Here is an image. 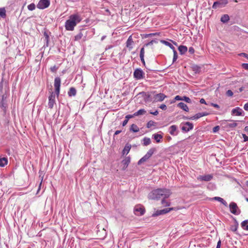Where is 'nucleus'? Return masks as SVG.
Here are the masks:
<instances>
[{
	"label": "nucleus",
	"mask_w": 248,
	"mask_h": 248,
	"mask_svg": "<svg viewBox=\"0 0 248 248\" xmlns=\"http://www.w3.org/2000/svg\"><path fill=\"white\" fill-rule=\"evenodd\" d=\"M171 193L169 189L166 188H157L152 190L148 195V198L152 200H157L162 198H168Z\"/></svg>",
	"instance_id": "f257e3e1"
},
{
	"label": "nucleus",
	"mask_w": 248,
	"mask_h": 248,
	"mask_svg": "<svg viewBox=\"0 0 248 248\" xmlns=\"http://www.w3.org/2000/svg\"><path fill=\"white\" fill-rule=\"evenodd\" d=\"M80 16L78 14L71 15L69 19L65 23V28L67 31H73L77 24L81 20Z\"/></svg>",
	"instance_id": "f03ea898"
},
{
	"label": "nucleus",
	"mask_w": 248,
	"mask_h": 248,
	"mask_svg": "<svg viewBox=\"0 0 248 248\" xmlns=\"http://www.w3.org/2000/svg\"><path fill=\"white\" fill-rule=\"evenodd\" d=\"M156 151L155 148H151L140 159L138 162L139 165L141 164L142 163L147 161L153 155L154 152Z\"/></svg>",
	"instance_id": "7ed1b4c3"
},
{
	"label": "nucleus",
	"mask_w": 248,
	"mask_h": 248,
	"mask_svg": "<svg viewBox=\"0 0 248 248\" xmlns=\"http://www.w3.org/2000/svg\"><path fill=\"white\" fill-rule=\"evenodd\" d=\"M221 124L224 125L226 129H232L237 125V123L233 120H223L221 122Z\"/></svg>",
	"instance_id": "20e7f679"
},
{
	"label": "nucleus",
	"mask_w": 248,
	"mask_h": 248,
	"mask_svg": "<svg viewBox=\"0 0 248 248\" xmlns=\"http://www.w3.org/2000/svg\"><path fill=\"white\" fill-rule=\"evenodd\" d=\"M61 82V80L59 77L55 78L54 79V86L55 88V92L57 96H58L60 94Z\"/></svg>",
	"instance_id": "39448f33"
},
{
	"label": "nucleus",
	"mask_w": 248,
	"mask_h": 248,
	"mask_svg": "<svg viewBox=\"0 0 248 248\" xmlns=\"http://www.w3.org/2000/svg\"><path fill=\"white\" fill-rule=\"evenodd\" d=\"M229 208L230 212L234 215H239L240 213V211L238 209V207L236 203L232 202L229 205Z\"/></svg>",
	"instance_id": "423d86ee"
},
{
	"label": "nucleus",
	"mask_w": 248,
	"mask_h": 248,
	"mask_svg": "<svg viewBox=\"0 0 248 248\" xmlns=\"http://www.w3.org/2000/svg\"><path fill=\"white\" fill-rule=\"evenodd\" d=\"M144 74L142 70L140 68H137L134 71L133 76L135 78L139 80L143 78Z\"/></svg>",
	"instance_id": "0eeeda50"
},
{
	"label": "nucleus",
	"mask_w": 248,
	"mask_h": 248,
	"mask_svg": "<svg viewBox=\"0 0 248 248\" xmlns=\"http://www.w3.org/2000/svg\"><path fill=\"white\" fill-rule=\"evenodd\" d=\"M193 128V125L192 123L190 122H186L181 124V129L183 131L185 132H188Z\"/></svg>",
	"instance_id": "6e6552de"
},
{
	"label": "nucleus",
	"mask_w": 248,
	"mask_h": 248,
	"mask_svg": "<svg viewBox=\"0 0 248 248\" xmlns=\"http://www.w3.org/2000/svg\"><path fill=\"white\" fill-rule=\"evenodd\" d=\"M49 5V0H40L37 5V7L40 9H44L48 7Z\"/></svg>",
	"instance_id": "1a4fd4ad"
},
{
	"label": "nucleus",
	"mask_w": 248,
	"mask_h": 248,
	"mask_svg": "<svg viewBox=\"0 0 248 248\" xmlns=\"http://www.w3.org/2000/svg\"><path fill=\"white\" fill-rule=\"evenodd\" d=\"M167 96L163 93H159L155 94L154 97V102H162L166 98Z\"/></svg>",
	"instance_id": "9d476101"
},
{
	"label": "nucleus",
	"mask_w": 248,
	"mask_h": 248,
	"mask_svg": "<svg viewBox=\"0 0 248 248\" xmlns=\"http://www.w3.org/2000/svg\"><path fill=\"white\" fill-rule=\"evenodd\" d=\"M134 211L136 215L141 216L144 214L145 210L142 206L138 205L135 207Z\"/></svg>",
	"instance_id": "9b49d317"
},
{
	"label": "nucleus",
	"mask_w": 248,
	"mask_h": 248,
	"mask_svg": "<svg viewBox=\"0 0 248 248\" xmlns=\"http://www.w3.org/2000/svg\"><path fill=\"white\" fill-rule=\"evenodd\" d=\"M208 115V113L206 112H203L198 113L196 114L194 116L191 117L190 118H188L187 117H185L184 118L185 119H189V120H197L203 116H205Z\"/></svg>",
	"instance_id": "f8f14e48"
},
{
	"label": "nucleus",
	"mask_w": 248,
	"mask_h": 248,
	"mask_svg": "<svg viewBox=\"0 0 248 248\" xmlns=\"http://www.w3.org/2000/svg\"><path fill=\"white\" fill-rule=\"evenodd\" d=\"M228 3L227 0H221L214 2L213 5V8L217 9V8L222 7Z\"/></svg>",
	"instance_id": "ddd939ff"
},
{
	"label": "nucleus",
	"mask_w": 248,
	"mask_h": 248,
	"mask_svg": "<svg viewBox=\"0 0 248 248\" xmlns=\"http://www.w3.org/2000/svg\"><path fill=\"white\" fill-rule=\"evenodd\" d=\"M173 209V208H165V209H163L162 210H157L156 211H155V213H154L153 214V216L155 217V216H159L161 215H164V214H165L170 212V211L172 210Z\"/></svg>",
	"instance_id": "4468645a"
},
{
	"label": "nucleus",
	"mask_w": 248,
	"mask_h": 248,
	"mask_svg": "<svg viewBox=\"0 0 248 248\" xmlns=\"http://www.w3.org/2000/svg\"><path fill=\"white\" fill-rule=\"evenodd\" d=\"M6 99V96L5 95H2L1 96V99L0 100V108H1L2 110L4 112L6 111V108L7 107Z\"/></svg>",
	"instance_id": "2eb2a0df"
},
{
	"label": "nucleus",
	"mask_w": 248,
	"mask_h": 248,
	"mask_svg": "<svg viewBox=\"0 0 248 248\" xmlns=\"http://www.w3.org/2000/svg\"><path fill=\"white\" fill-rule=\"evenodd\" d=\"M213 175L212 174H207L204 175H200L197 177V179L200 181L208 182L213 179Z\"/></svg>",
	"instance_id": "dca6fc26"
},
{
	"label": "nucleus",
	"mask_w": 248,
	"mask_h": 248,
	"mask_svg": "<svg viewBox=\"0 0 248 248\" xmlns=\"http://www.w3.org/2000/svg\"><path fill=\"white\" fill-rule=\"evenodd\" d=\"M55 94L52 93L48 97V106L50 108H52L54 104L55 103Z\"/></svg>",
	"instance_id": "f3484780"
},
{
	"label": "nucleus",
	"mask_w": 248,
	"mask_h": 248,
	"mask_svg": "<svg viewBox=\"0 0 248 248\" xmlns=\"http://www.w3.org/2000/svg\"><path fill=\"white\" fill-rule=\"evenodd\" d=\"M130 162V157L129 156L126 157L123 161L122 164L123 165V167L122 169L123 170H125L127 167H128L129 164Z\"/></svg>",
	"instance_id": "a211bd4d"
},
{
	"label": "nucleus",
	"mask_w": 248,
	"mask_h": 248,
	"mask_svg": "<svg viewBox=\"0 0 248 248\" xmlns=\"http://www.w3.org/2000/svg\"><path fill=\"white\" fill-rule=\"evenodd\" d=\"M177 126L175 125H172L169 128V133L172 136H176L178 134L177 131Z\"/></svg>",
	"instance_id": "6ab92c4d"
},
{
	"label": "nucleus",
	"mask_w": 248,
	"mask_h": 248,
	"mask_svg": "<svg viewBox=\"0 0 248 248\" xmlns=\"http://www.w3.org/2000/svg\"><path fill=\"white\" fill-rule=\"evenodd\" d=\"M243 110L239 107H237L232 110V114L236 116L242 115Z\"/></svg>",
	"instance_id": "aec40b11"
},
{
	"label": "nucleus",
	"mask_w": 248,
	"mask_h": 248,
	"mask_svg": "<svg viewBox=\"0 0 248 248\" xmlns=\"http://www.w3.org/2000/svg\"><path fill=\"white\" fill-rule=\"evenodd\" d=\"M131 148V146L130 144H128V143L126 144L125 145L124 149L123 150V152H122L123 155H127L128 154V153L129 152Z\"/></svg>",
	"instance_id": "412c9836"
},
{
	"label": "nucleus",
	"mask_w": 248,
	"mask_h": 248,
	"mask_svg": "<svg viewBox=\"0 0 248 248\" xmlns=\"http://www.w3.org/2000/svg\"><path fill=\"white\" fill-rule=\"evenodd\" d=\"M133 41L132 40L131 36H129L126 41V46L129 48V49H131L133 48Z\"/></svg>",
	"instance_id": "4be33fe9"
},
{
	"label": "nucleus",
	"mask_w": 248,
	"mask_h": 248,
	"mask_svg": "<svg viewBox=\"0 0 248 248\" xmlns=\"http://www.w3.org/2000/svg\"><path fill=\"white\" fill-rule=\"evenodd\" d=\"M177 107L186 111L188 112L189 111V108L183 102L179 103L177 104Z\"/></svg>",
	"instance_id": "5701e85b"
},
{
	"label": "nucleus",
	"mask_w": 248,
	"mask_h": 248,
	"mask_svg": "<svg viewBox=\"0 0 248 248\" xmlns=\"http://www.w3.org/2000/svg\"><path fill=\"white\" fill-rule=\"evenodd\" d=\"M178 50L181 55L184 54L187 51V48L185 46L181 45L178 47Z\"/></svg>",
	"instance_id": "b1692460"
},
{
	"label": "nucleus",
	"mask_w": 248,
	"mask_h": 248,
	"mask_svg": "<svg viewBox=\"0 0 248 248\" xmlns=\"http://www.w3.org/2000/svg\"><path fill=\"white\" fill-rule=\"evenodd\" d=\"M8 163V159L6 157L0 158V167H3Z\"/></svg>",
	"instance_id": "393cba45"
},
{
	"label": "nucleus",
	"mask_w": 248,
	"mask_h": 248,
	"mask_svg": "<svg viewBox=\"0 0 248 248\" xmlns=\"http://www.w3.org/2000/svg\"><path fill=\"white\" fill-rule=\"evenodd\" d=\"M77 91L76 89L74 87H71L70 88L69 91L68 92V94L69 96H74L76 95Z\"/></svg>",
	"instance_id": "a878e982"
},
{
	"label": "nucleus",
	"mask_w": 248,
	"mask_h": 248,
	"mask_svg": "<svg viewBox=\"0 0 248 248\" xmlns=\"http://www.w3.org/2000/svg\"><path fill=\"white\" fill-rule=\"evenodd\" d=\"M130 130L133 132H137L139 131L140 129L136 124H132L130 126Z\"/></svg>",
	"instance_id": "bb28decb"
},
{
	"label": "nucleus",
	"mask_w": 248,
	"mask_h": 248,
	"mask_svg": "<svg viewBox=\"0 0 248 248\" xmlns=\"http://www.w3.org/2000/svg\"><path fill=\"white\" fill-rule=\"evenodd\" d=\"M229 19V16L228 15L225 14L221 16L220 20L223 23H227Z\"/></svg>",
	"instance_id": "cd10ccee"
},
{
	"label": "nucleus",
	"mask_w": 248,
	"mask_h": 248,
	"mask_svg": "<svg viewBox=\"0 0 248 248\" xmlns=\"http://www.w3.org/2000/svg\"><path fill=\"white\" fill-rule=\"evenodd\" d=\"M146 111L144 109H140L138 111L135 112L134 113V115L135 116L144 115L146 113Z\"/></svg>",
	"instance_id": "c85d7f7f"
},
{
	"label": "nucleus",
	"mask_w": 248,
	"mask_h": 248,
	"mask_svg": "<svg viewBox=\"0 0 248 248\" xmlns=\"http://www.w3.org/2000/svg\"><path fill=\"white\" fill-rule=\"evenodd\" d=\"M241 225L244 230L248 231V220L243 221Z\"/></svg>",
	"instance_id": "c756f323"
},
{
	"label": "nucleus",
	"mask_w": 248,
	"mask_h": 248,
	"mask_svg": "<svg viewBox=\"0 0 248 248\" xmlns=\"http://www.w3.org/2000/svg\"><path fill=\"white\" fill-rule=\"evenodd\" d=\"M153 137L154 139L156 140V141L158 143L160 142V140L162 139L163 137L160 134H155L153 135Z\"/></svg>",
	"instance_id": "7c9ffc66"
},
{
	"label": "nucleus",
	"mask_w": 248,
	"mask_h": 248,
	"mask_svg": "<svg viewBox=\"0 0 248 248\" xmlns=\"http://www.w3.org/2000/svg\"><path fill=\"white\" fill-rule=\"evenodd\" d=\"M6 10L4 8H0V17L3 18L6 17Z\"/></svg>",
	"instance_id": "2f4dec72"
},
{
	"label": "nucleus",
	"mask_w": 248,
	"mask_h": 248,
	"mask_svg": "<svg viewBox=\"0 0 248 248\" xmlns=\"http://www.w3.org/2000/svg\"><path fill=\"white\" fill-rule=\"evenodd\" d=\"M143 144L144 146H147L151 143L150 139L149 138H147V137H145L143 139Z\"/></svg>",
	"instance_id": "473e14b6"
},
{
	"label": "nucleus",
	"mask_w": 248,
	"mask_h": 248,
	"mask_svg": "<svg viewBox=\"0 0 248 248\" xmlns=\"http://www.w3.org/2000/svg\"><path fill=\"white\" fill-rule=\"evenodd\" d=\"M161 42L163 43L165 45L169 46L172 50H174L175 49L174 46L170 42H167L166 41H164V40H162Z\"/></svg>",
	"instance_id": "72a5a7b5"
},
{
	"label": "nucleus",
	"mask_w": 248,
	"mask_h": 248,
	"mask_svg": "<svg viewBox=\"0 0 248 248\" xmlns=\"http://www.w3.org/2000/svg\"><path fill=\"white\" fill-rule=\"evenodd\" d=\"M238 226V223L236 221L234 222V225H231V230L233 232H235L237 230Z\"/></svg>",
	"instance_id": "f704fd0d"
},
{
	"label": "nucleus",
	"mask_w": 248,
	"mask_h": 248,
	"mask_svg": "<svg viewBox=\"0 0 248 248\" xmlns=\"http://www.w3.org/2000/svg\"><path fill=\"white\" fill-rule=\"evenodd\" d=\"M82 36H83V34L82 33V32H79L77 35H76L75 36V41L79 40L80 39H81Z\"/></svg>",
	"instance_id": "c9c22d12"
},
{
	"label": "nucleus",
	"mask_w": 248,
	"mask_h": 248,
	"mask_svg": "<svg viewBox=\"0 0 248 248\" xmlns=\"http://www.w3.org/2000/svg\"><path fill=\"white\" fill-rule=\"evenodd\" d=\"M161 202L162 204L164 206H169L170 205V202L165 200L164 199L162 200Z\"/></svg>",
	"instance_id": "e433bc0d"
},
{
	"label": "nucleus",
	"mask_w": 248,
	"mask_h": 248,
	"mask_svg": "<svg viewBox=\"0 0 248 248\" xmlns=\"http://www.w3.org/2000/svg\"><path fill=\"white\" fill-rule=\"evenodd\" d=\"M182 101H184L188 103H191V99L189 97H188L187 96H184L182 97Z\"/></svg>",
	"instance_id": "4c0bfd02"
},
{
	"label": "nucleus",
	"mask_w": 248,
	"mask_h": 248,
	"mask_svg": "<svg viewBox=\"0 0 248 248\" xmlns=\"http://www.w3.org/2000/svg\"><path fill=\"white\" fill-rule=\"evenodd\" d=\"M173 62H174L178 58L177 53L176 50H173Z\"/></svg>",
	"instance_id": "58836bf2"
},
{
	"label": "nucleus",
	"mask_w": 248,
	"mask_h": 248,
	"mask_svg": "<svg viewBox=\"0 0 248 248\" xmlns=\"http://www.w3.org/2000/svg\"><path fill=\"white\" fill-rule=\"evenodd\" d=\"M35 8V5L34 3H31L28 6V9L30 11H33Z\"/></svg>",
	"instance_id": "ea45409f"
},
{
	"label": "nucleus",
	"mask_w": 248,
	"mask_h": 248,
	"mask_svg": "<svg viewBox=\"0 0 248 248\" xmlns=\"http://www.w3.org/2000/svg\"><path fill=\"white\" fill-rule=\"evenodd\" d=\"M155 122L153 121H150L148 122L147 124V127L148 128H150L152 126L154 125Z\"/></svg>",
	"instance_id": "a19ab883"
},
{
	"label": "nucleus",
	"mask_w": 248,
	"mask_h": 248,
	"mask_svg": "<svg viewBox=\"0 0 248 248\" xmlns=\"http://www.w3.org/2000/svg\"><path fill=\"white\" fill-rule=\"evenodd\" d=\"M219 128H220V127L219 126H216L213 128V132L214 133H216L219 130Z\"/></svg>",
	"instance_id": "79ce46f5"
},
{
	"label": "nucleus",
	"mask_w": 248,
	"mask_h": 248,
	"mask_svg": "<svg viewBox=\"0 0 248 248\" xmlns=\"http://www.w3.org/2000/svg\"><path fill=\"white\" fill-rule=\"evenodd\" d=\"M214 200H216V201H217L220 202H222V200H223L222 198H220V197H215L214 198H213Z\"/></svg>",
	"instance_id": "37998d69"
},
{
	"label": "nucleus",
	"mask_w": 248,
	"mask_h": 248,
	"mask_svg": "<svg viewBox=\"0 0 248 248\" xmlns=\"http://www.w3.org/2000/svg\"><path fill=\"white\" fill-rule=\"evenodd\" d=\"M226 94H227V95L228 96H232V95H233V93H232V92L231 90H228V91H227V92H226Z\"/></svg>",
	"instance_id": "c03bdc74"
},
{
	"label": "nucleus",
	"mask_w": 248,
	"mask_h": 248,
	"mask_svg": "<svg viewBox=\"0 0 248 248\" xmlns=\"http://www.w3.org/2000/svg\"><path fill=\"white\" fill-rule=\"evenodd\" d=\"M134 116H135V115H127L125 117V119H126L127 121H128L129 120V119H131L133 117H134Z\"/></svg>",
	"instance_id": "a18cd8bd"
},
{
	"label": "nucleus",
	"mask_w": 248,
	"mask_h": 248,
	"mask_svg": "<svg viewBox=\"0 0 248 248\" xmlns=\"http://www.w3.org/2000/svg\"><path fill=\"white\" fill-rule=\"evenodd\" d=\"M159 108L162 110H166L167 109V106L165 104H161L159 106Z\"/></svg>",
	"instance_id": "49530a36"
},
{
	"label": "nucleus",
	"mask_w": 248,
	"mask_h": 248,
	"mask_svg": "<svg viewBox=\"0 0 248 248\" xmlns=\"http://www.w3.org/2000/svg\"><path fill=\"white\" fill-rule=\"evenodd\" d=\"M57 68L56 67L55 65L51 67L50 70L52 72H55L57 71Z\"/></svg>",
	"instance_id": "de8ad7c7"
},
{
	"label": "nucleus",
	"mask_w": 248,
	"mask_h": 248,
	"mask_svg": "<svg viewBox=\"0 0 248 248\" xmlns=\"http://www.w3.org/2000/svg\"><path fill=\"white\" fill-rule=\"evenodd\" d=\"M144 56V49L143 47L141 48L140 55V56Z\"/></svg>",
	"instance_id": "09e8293b"
},
{
	"label": "nucleus",
	"mask_w": 248,
	"mask_h": 248,
	"mask_svg": "<svg viewBox=\"0 0 248 248\" xmlns=\"http://www.w3.org/2000/svg\"><path fill=\"white\" fill-rule=\"evenodd\" d=\"M154 43H157V41H156L155 40H152V41L149 42V43H148L147 44H146L145 45V46H148L152 45Z\"/></svg>",
	"instance_id": "8fccbe9b"
},
{
	"label": "nucleus",
	"mask_w": 248,
	"mask_h": 248,
	"mask_svg": "<svg viewBox=\"0 0 248 248\" xmlns=\"http://www.w3.org/2000/svg\"><path fill=\"white\" fill-rule=\"evenodd\" d=\"M239 56H243L244 57H245L247 59H248V55L246 53H241L239 54Z\"/></svg>",
	"instance_id": "3c124183"
},
{
	"label": "nucleus",
	"mask_w": 248,
	"mask_h": 248,
	"mask_svg": "<svg viewBox=\"0 0 248 248\" xmlns=\"http://www.w3.org/2000/svg\"><path fill=\"white\" fill-rule=\"evenodd\" d=\"M174 100H182V97L179 96V95H176L175 97H174Z\"/></svg>",
	"instance_id": "603ef678"
},
{
	"label": "nucleus",
	"mask_w": 248,
	"mask_h": 248,
	"mask_svg": "<svg viewBox=\"0 0 248 248\" xmlns=\"http://www.w3.org/2000/svg\"><path fill=\"white\" fill-rule=\"evenodd\" d=\"M242 67L245 69L248 70V63H243Z\"/></svg>",
	"instance_id": "864d4df0"
},
{
	"label": "nucleus",
	"mask_w": 248,
	"mask_h": 248,
	"mask_svg": "<svg viewBox=\"0 0 248 248\" xmlns=\"http://www.w3.org/2000/svg\"><path fill=\"white\" fill-rule=\"evenodd\" d=\"M188 52L190 54H193L194 53V49L192 47H190L189 48Z\"/></svg>",
	"instance_id": "5fc2aeb1"
},
{
	"label": "nucleus",
	"mask_w": 248,
	"mask_h": 248,
	"mask_svg": "<svg viewBox=\"0 0 248 248\" xmlns=\"http://www.w3.org/2000/svg\"><path fill=\"white\" fill-rule=\"evenodd\" d=\"M44 35L45 36L46 41V43H48L49 36L46 33H45Z\"/></svg>",
	"instance_id": "6e6d98bb"
},
{
	"label": "nucleus",
	"mask_w": 248,
	"mask_h": 248,
	"mask_svg": "<svg viewBox=\"0 0 248 248\" xmlns=\"http://www.w3.org/2000/svg\"><path fill=\"white\" fill-rule=\"evenodd\" d=\"M243 137L244 138V141H248V136H246L245 134H243Z\"/></svg>",
	"instance_id": "4d7b16f0"
},
{
	"label": "nucleus",
	"mask_w": 248,
	"mask_h": 248,
	"mask_svg": "<svg viewBox=\"0 0 248 248\" xmlns=\"http://www.w3.org/2000/svg\"><path fill=\"white\" fill-rule=\"evenodd\" d=\"M211 106L218 109L220 108L219 105L217 104L212 103Z\"/></svg>",
	"instance_id": "13d9d810"
},
{
	"label": "nucleus",
	"mask_w": 248,
	"mask_h": 248,
	"mask_svg": "<svg viewBox=\"0 0 248 248\" xmlns=\"http://www.w3.org/2000/svg\"><path fill=\"white\" fill-rule=\"evenodd\" d=\"M244 108L245 110L248 111V103L245 104Z\"/></svg>",
	"instance_id": "bf43d9fd"
},
{
	"label": "nucleus",
	"mask_w": 248,
	"mask_h": 248,
	"mask_svg": "<svg viewBox=\"0 0 248 248\" xmlns=\"http://www.w3.org/2000/svg\"><path fill=\"white\" fill-rule=\"evenodd\" d=\"M220 246H221V241H220V240H219V241L217 242V245L216 248H220Z\"/></svg>",
	"instance_id": "052dcab7"
},
{
	"label": "nucleus",
	"mask_w": 248,
	"mask_h": 248,
	"mask_svg": "<svg viewBox=\"0 0 248 248\" xmlns=\"http://www.w3.org/2000/svg\"><path fill=\"white\" fill-rule=\"evenodd\" d=\"M128 121L125 119V120L123 121L122 123V125L123 126H125L128 123Z\"/></svg>",
	"instance_id": "680f3d73"
},
{
	"label": "nucleus",
	"mask_w": 248,
	"mask_h": 248,
	"mask_svg": "<svg viewBox=\"0 0 248 248\" xmlns=\"http://www.w3.org/2000/svg\"><path fill=\"white\" fill-rule=\"evenodd\" d=\"M150 113L154 115H157L158 114V112L157 110H155L154 112H150Z\"/></svg>",
	"instance_id": "e2e57ef3"
},
{
	"label": "nucleus",
	"mask_w": 248,
	"mask_h": 248,
	"mask_svg": "<svg viewBox=\"0 0 248 248\" xmlns=\"http://www.w3.org/2000/svg\"><path fill=\"white\" fill-rule=\"evenodd\" d=\"M200 102L201 104H206V101L203 98L201 99Z\"/></svg>",
	"instance_id": "0e129e2a"
},
{
	"label": "nucleus",
	"mask_w": 248,
	"mask_h": 248,
	"mask_svg": "<svg viewBox=\"0 0 248 248\" xmlns=\"http://www.w3.org/2000/svg\"><path fill=\"white\" fill-rule=\"evenodd\" d=\"M140 60H141V62H142L144 64H145V61H144V56H140Z\"/></svg>",
	"instance_id": "69168bd1"
},
{
	"label": "nucleus",
	"mask_w": 248,
	"mask_h": 248,
	"mask_svg": "<svg viewBox=\"0 0 248 248\" xmlns=\"http://www.w3.org/2000/svg\"><path fill=\"white\" fill-rule=\"evenodd\" d=\"M221 203H222L225 206H228L227 202L225 200H222V202H221Z\"/></svg>",
	"instance_id": "338daca9"
},
{
	"label": "nucleus",
	"mask_w": 248,
	"mask_h": 248,
	"mask_svg": "<svg viewBox=\"0 0 248 248\" xmlns=\"http://www.w3.org/2000/svg\"><path fill=\"white\" fill-rule=\"evenodd\" d=\"M121 132H122L121 130H117V131H116L115 133H114V136H115V135H117L120 134Z\"/></svg>",
	"instance_id": "774afa93"
}]
</instances>
